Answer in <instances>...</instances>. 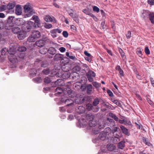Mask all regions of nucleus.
I'll list each match as a JSON object with an SVG mask.
<instances>
[{
    "label": "nucleus",
    "mask_w": 154,
    "mask_h": 154,
    "mask_svg": "<svg viewBox=\"0 0 154 154\" xmlns=\"http://www.w3.org/2000/svg\"><path fill=\"white\" fill-rule=\"evenodd\" d=\"M32 18L34 20V23L31 21H29L27 24L26 28L27 30L26 32H29L30 29L35 27H39L40 25V20L38 16L33 15Z\"/></svg>",
    "instance_id": "obj_1"
},
{
    "label": "nucleus",
    "mask_w": 154,
    "mask_h": 154,
    "mask_svg": "<svg viewBox=\"0 0 154 154\" xmlns=\"http://www.w3.org/2000/svg\"><path fill=\"white\" fill-rule=\"evenodd\" d=\"M96 75L95 72L91 70H89L88 72L86 73V76L88 81L92 82L93 81V77H95Z\"/></svg>",
    "instance_id": "obj_2"
},
{
    "label": "nucleus",
    "mask_w": 154,
    "mask_h": 154,
    "mask_svg": "<svg viewBox=\"0 0 154 154\" xmlns=\"http://www.w3.org/2000/svg\"><path fill=\"white\" fill-rule=\"evenodd\" d=\"M86 109L88 111L92 110L94 112H96L99 111V107H95L91 103H88L86 106Z\"/></svg>",
    "instance_id": "obj_3"
},
{
    "label": "nucleus",
    "mask_w": 154,
    "mask_h": 154,
    "mask_svg": "<svg viewBox=\"0 0 154 154\" xmlns=\"http://www.w3.org/2000/svg\"><path fill=\"white\" fill-rule=\"evenodd\" d=\"M85 88L86 90V92L88 95H91L94 93V88L91 84L87 85Z\"/></svg>",
    "instance_id": "obj_4"
},
{
    "label": "nucleus",
    "mask_w": 154,
    "mask_h": 154,
    "mask_svg": "<svg viewBox=\"0 0 154 154\" xmlns=\"http://www.w3.org/2000/svg\"><path fill=\"white\" fill-rule=\"evenodd\" d=\"M24 10L26 13H32V8L30 3H28L24 7Z\"/></svg>",
    "instance_id": "obj_5"
},
{
    "label": "nucleus",
    "mask_w": 154,
    "mask_h": 154,
    "mask_svg": "<svg viewBox=\"0 0 154 154\" xmlns=\"http://www.w3.org/2000/svg\"><path fill=\"white\" fill-rule=\"evenodd\" d=\"M8 53L10 55H13L15 54L16 47L13 44L10 45L9 50H8Z\"/></svg>",
    "instance_id": "obj_6"
},
{
    "label": "nucleus",
    "mask_w": 154,
    "mask_h": 154,
    "mask_svg": "<svg viewBox=\"0 0 154 154\" xmlns=\"http://www.w3.org/2000/svg\"><path fill=\"white\" fill-rule=\"evenodd\" d=\"M64 56L59 54H56L53 58L54 61L61 60H63Z\"/></svg>",
    "instance_id": "obj_7"
},
{
    "label": "nucleus",
    "mask_w": 154,
    "mask_h": 154,
    "mask_svg": "<svg viewBox=\"0 0 154 154\" xmlns=\"http://www.w3.org/2000/svg\"><path fill=\"white\" fill-rule=\"evenodd\" d=\"M15 24L17 26H22L24 24L25 21L22 18H17L15 21Z\"/></svg>",
    "instance_id": "obj_8"
},
{
    "label": "nucleus",
    "mask_w": 154,
    "mask_h": 154,
    "mask_svg": "<svg viewBox=\"0 0 154 154\" xmlns=\"http://www.w3.org/2000/svg\"><path fill=\"white\" fill-rule=\"evenodd\" d=\"M8 58L9 61L12 63H15L18 62V60L16 55H10Z\"/></svg>",
    "instance_id": "obj_9"
},
{
    "label": "nucleus",
    "mask_w": 154,
    "mask_h": 154,
    "mask_svg": "<svg viewBox=\"0 0 154 154\" xmlns=\"http://www.w3.org/2000/svg\"><path fill=\"white\" fill-rule=\"evenodd\" d=\"M107 125L110 127H113L115 125L114 121L112 119L107 118L106 121Z\"/></svg>",
    "instance_id": "obj_10"
},
{
    "label": "nucleus",
    "mask_w": 154,
    "mask_h": 154,
    "mask_svg": "<svg viewBox=\"0 0 154 154\" xmlns=\"http://www.w3.org/2000/svg\"><path fill=\"white\" fill-rule=\"evenodd\" d=\"M22 8L21 5H17L16 6L15 13L17 15H20L22 13Z\"/></svg>",
    "instance_id": "obj_11"
},
{
    "label": "nucleus",
    "mask_w": 154,
    "mask_h": 154,
    "mask_svg": "<svg viewBox=\"0 0 154 154\" xmlns=\"http://www.w3.org/2000/svg\"><path fill=\"white\" fill-rule=\"evenodd\" d=\"M45 42L43 40H39L36 41L35 43L36 45L38 47H42L45 44Z\"/></svg>",
    "instance_id": "obj_12"
},
{
    "label": "nucleus",
    "mask_w": 154,
    "mask_h": 154,
    "mask_svg": "<svg viewBox=\"0 0 154 154\" xmlns=\"http://www.w3.org/2000/svg\"><path fill=\"white\" fill-rule=\"evenodd\" d=\"M13 26L14 23H13L7 22L5 26V28L6 29L9 30L12 29V27Z\"/></svg>",
    "instance_id": "obj_13"
},
{
    "label": "nucleus",
    "mask_w": 154,
    "mask_h": 154,
    "mask_svg": "<svg viewBox=\"0 0 154 154\" xmlns=\"http://www.w3.org/2000/svg\"><path fill=\"white\" fill-rule=\"evenodd\" d=\"M17 37L19 40H23L26 37L25 32L21 31L18 33Z\"/></svg>",
    "instance_id": "obj_14"
},
{
    "label": "nucleus",
    "mask_w": 154,
    "mask_h": 154,
    "mask_svg": "<svg viewBox=\"0 0 154 154\" xmlns=\"http://www.w3.org/2000/svg\"><path fill=\"white\" fill-rule=\"evenodd\" d=\"M32 35L36 39L39 38L41 36L40 32L38 31H34L33 32Z\"/></svg>",
    "instance_id": "obj_15"
},
{
    "label": "nucleus",
    "mask_w": 154,
    "mask_h": 154,
    "mask_svg": "<svg viewBox=\"0 0 154 154\" xmlns=\"http://www.w3.org/2000/svg\"><path fill=\"white\" fill-rule=\"evenodd\" d=\"M79 122V124L81 127H85L87 124V122L85 119H80Z\"/></svg>",
    "instance_id": "obj_16"
},
{
    "label": "nucleus",
    "mask_w": 154,
    "mask_h": 154,
    "mask_svg": "<svg viewBox=\"0 0 154 154\" xmlns=\"http://www.w3.org/2000/svg\"><path fill=\"white\" fill-rule=\"evenodd\" d=\"M21 31L20 28L18 26L14 27L12 29V32L14 34H18Z\"/></svg>",
    "instance_id": "obj_17"
},
{
    "label": "nucleus",
    "mask_w": 154,
    "mask_h": 154,
    "mask_svg": "<svg viewBox=\"0 0 154 154\" xmlns=\"http://www.w3.org/2000/svg\"><path fill=\"white\" fill-rule=\"evenodd\" d=\"M120 128L123 133L126 135H129V134L128 133V131L127 129L123 125H121L120 126Z\"/></svg>",
    "instance_id": "obj_18"
},
{
    "label": "nucleus",
    "mask_w": 154,
    "mask_h": 154,
    "mask_svg": "<svg viewBox=\"0 0 154 154\" xmlns=\"http://www.w3.org/2000/svg\"><path fill=\"white\" fill-rule=\"evenodd\" d=\"M100 100V98H96L94 99V100L93 102V105L94 107H98L97 105L99 104Z\"/></svg>",
    "instance_id": "obj_19"
},
{
    "label": "nucleus",
    "mask_w": 154,
    "mask_h": 154,
    "mask_svg": "<svg viewBox=\"0 0 154 154\" xmlns=\"http://www.w3.org/2000/svg\"><path fill=\"white\" fill-rule=\"evenodd\" d=\"M85 109L83 106H79L78 107L77 112L79 113H83L85 112Z\"/></svg>",
    "instance_id": "obj_20"
},
{
    "label": "nucleus",
    "mask_w": 154,
    "mask_h": 154,
    "mask_svg": "<svg viewBox=\"0 0 154 154\" xmlns=\"http://www.w3.org/2000/svg\"><path fill=\"white\" fill-rule=\"evenodd\" d=\"M65 103L68 106L73 105V101L70 98L66 99L65 100Z\"/></svg>",
    "instance_id": "obj_21"
},
{
    "label": "nucleus",
    "mask_w": 154,
    "mask_h": 154,
    "mask_svg": "<svg viewBox=\"0 0 154 154\" xmlns=\"http://www.w3.org/2000/svg\"><path fill=\"white\" fill-rule=\"evenodd\" d=\"M82 97L80 96L79 97H77L75 99V102L76 103L80 104L83 103L82 100Z\"/></svg>",
    "instance_id": "obj_22"
},
{
    "label": "nucleus",
    "mask_w": 154,
    "mask_h": 154,
    "mask_svg": "<svg viewBox=\"0 0 154 154\" xmlns=\"http://www.w3.org/2000/svg\"><path fill=\"white\" fill-rule=\"evenodd\" d=\"M91 11L92 10L91 9H89L88 8H87L86 9H83L82 11L86 14L90 16L92 14L91 13Z\"/></svg>",
    "instance_id": "obj_23"
},
{
    "label": "nucleus",
    "mask_w": 154,
    "mask_h": 154,
    "mask_svg": "<svg viewBox=\"0 0 154 154\" xmlns=\"http://www.w3.org/2000/svg\"><path fill=\"white\" fill-rule=\"evenodd\" d=\"M107 148L108 150L111 151H113L115 148L114 145L112 144H108L107 145Z\"/></svg>",
    "instance_id": "obj_24"
},
{
    "label": "nucleus",
    "mask_w": 154,
    "mask_h": 154,
    "mask_svg": "<svg viewBox=\"0 0 154 154\" xmlns=\"http://www.w3.org/2000/svg\"><path fill=\"white\" fill-rule=\"evenodd\" d=\"M49 22H51L52 24H54L57 23V20L54 17L49 16Z\"/></svg>",
    "instance_id": "obj_25"
},
{
    "label": "nucleus",
    "mask_w": 154,
    "mask_h": 154,
    "mask_svg": "<svg viewBox=\"0 0 154 154\" xmlns=\"http://www.w3.org/2000/svg\"><path fill=\"white\" fill-rule=\"evenodd\" d=\"M56 93L55 94L56 96H58V94H62L63 93V91L61 88L58 87L56 89Z\"/></svg>",
    "instance_id": "obj_26"
},
{
    "label": "nucleus",
    "mask_w": 154,
    "mask_h": 154,
    "mask_svg": "<svg viewBox=\"0 0 154 154\" xmlns=\"http://www.w3.org/2000/svg\"><path fill=\"white\" fill-rule=\"evenodd\" d=\"M88 124L89 126L91 127H94L95 126L96 124V122L94 119L89 120Z\"/></svg>",
    "instance_id": "obj_27"
},
{
    "label": "nucleus",
    "mask_w": 154,
    "mask_h": 154,
    "mask_svg": "<svg viewBox=\"0 0 154 154\" xmlns=\"http://www.w3.org/2000/svg\"><path fill=\"white\" fill-rule=\"evenodd\" d=\"M15 4L14 2L9 3L7 5V8L9 10L13 9L15 7Z\"/></svg>",
    "instance_id": "obj_28"
},
{
    "label": "nucleus",
    "mask_w": 154,
    "mask_h": 154,
    "mask_svg": "<svg viewBox=\"0 0 154 154\" xmlns=\"http://www.w3.org/2000/svg\"><path fill=\"white\" fill-rule=\"evenodd\" d=\"M98 137L99 138L100 140H105L106 139V134L105 133H100Z\"/></svg>",
    "instance_id": "obj_29"
},
{
    "label": "nucleus",
    "mask_w": 154,
    "mask_h": 154,
    "mask_svg": "<svg viewBox=\"0 0 154 154\" xmlns=\"http://www.w3.org/2000/svg\"><path fill=\"white\" fill-rule=\"evenodd\" d=\"M1 54L2 55H5L7 54L8 53V50L6 48H4L1 51Z\"/></svg>",
    "instance_id": "obj_30"
},
{
    "label": "nucleus",
    "mask_w": 154,
    "mask_h": 154,
    "mask_svg": "<svg viewBox=\"0 0 154 154\" xmlns=\"http://www.w3.org/2000/svg\"><path fill=\"white\" fill-rule=\"evenodd\" d=\"M56 53V49L53 47H50L49 48V53L51 54L54 55Z\"/></svg>",
    "instance_id": "obj_31"
},
{
    "label": "nucleus",
    "mask_w": 154,
    "mask_h": 154,
    "mask_svg": "<svg viewBox=\"0 0 154 154\" xmlns=\"http://www.w3.org/2000/svg\"><path fill=\"white\" fill-rule=\"evenodd\" d=\"M149 16L151 23L154 24V13L149 14Z\"/></svg>",
    "instance_id": "obj_32"
},
{
    "label": "nucleus",
    "mask_w": 154,
    "mask_h": 154,
    "mask_svg": "<svg viewBox=\"0 0 154 154\" xmlns=\"http://www.w3.org/2000/svg\"><path fill=\"white\" fill-rule=\"evenodd\" d=\"M112 131L109 127L106 128L104 130V132L106 135H109L111 134Z\"/></svg>",
    "instance_id": "obj_33"
},
{
    "label": "nucleus",
    "mask_w": 154,
    "mask_h": 154,
    "mask_svg": "<svg viewBox=\"0 0 154 154\" xmlns=\"http://www.w3.org/2000/svg\"><path fill=\"white\" fill-rule=\"evenodd\" d=\"M36 38L34 36H32V34L31 36H29L27 40L29 42H34L36 40Z\"/></svg>",
    "instance_id": "obj_34"
},
{
    "label": "nucleus",
    "mask_w": 154,
    "mask_h": 154,
    "mask_svg": "<svg viewBox=\"0 0 154 154\" xmlns=\"http://www.w3.org/2000/svg\"><path fill=\"white\" fill-rule=\"evenodd\" d=\"M118 146L119 148L122 149L125 147V143L123 141H122L118 143Z\"/></svg>",
    "instance_id": "obj_35"
},
{
    "label": "nucleus",
    "mask_w": 154,
    "mask_h": 154,
    "mask_svg": "<svg viewBox=\"0 0 154 154\" xmlns=\"http://www.w3.org/2000/svg\"><path fill=\"white\" fill-rule=\"evenodd\" d=\"M50 33L52 37L54 38L57 37V32L55 29H53L50 31Z\"/></svg>",
    "instance_id": "obj_36"
},
{
    "label": "nucleus",
    "mask_w": 154,
    "mask_h": 154,
    "mask_svg": "<svg viewBox=\"0 0 154 154\" xmlns=\"http://www.w3.org/2000/svg\"><path fill=\"white\" fill-rule=\"evenodd\" d=\"M26 50V48L23 46L19 47L17 49V50L20 52H22L25 51Z\"/></svg>",
    "instance_id": "obj_37"
},
{
    "label": "nucleus",
    "mask_w": 154,
    "mask_h": 154,
    "mask_svg": "<svg viewBox=\"0 0 154 154\" xmlns=\"http://www.w3.org/2000/svg\"><path fill=\"white\" fill-rule=\"evenodd\" d=\"M90 99V97L88 96H85L84 97H82V100L83 101V103L88 102L89 101Z\"/></svg>",
    "instance_id": "obj_38"
},
{
    "label": "nucleus",
    "mask_w": 154,
    "mask_h": 154,
    "mask_svg": "<svg viewBox=\"0 0 154 154\" xmlns=\"http://www.w3.org/2000/svg\"><path fill=\"white\" fill-rule=\"evenodd\" d=\"M143 142L146 144V145L148 146H150L151 144L148 141V139L146 138L145 137H143Z\"/></svg>",
    "instance_id": "obj_39"
},
{
    "label": "nucleus",
    "mask_w": 154,
    "mask_h": 154,
    "mask_svg": "<svg viewBox=\"0 0 154 154\" xmlns=\"http://www.w3.org/2000/svg\"><path fill=\"white\" fill-rule=\"evenodd\" d=\"M109 116L112 118L116 121H118V118L115 115L112 113H111L109 114Z\"/></svg>",
    "instance_id": "obj_40"
},
{
    "label": "nucleus",
    "mask_w": 154,
    "mask_h": 154,
    "mask_svg": "<svg viewBox=\"0 0 154 154\" xmlns=\"http://www.w3.org/2000/svg\"><path fill=\"white\" fill-rule=\"evenodd\" d=\"M48 51L47 49H42L40 50V53L42 54H45Z\"/></svg>",
    "instance_id": "obj_41"
},
{
    "label": "nucleus",
    "mask_w": 154,
    "mask_h": 154,
    "mask_svg": "<svg viewBox=\"0 0 154 154\" xmlns=\"http://www.w3.org/2000/svg\"><path fill=\"white\" fill-rule=\"evenodd\" d=\"M35 82L36 83H40L42 81V79L41 77L36 78L33 79Z\"/></svg>",
    "instance_id": "obj_42"
},
{
    "label": "nucleus",
    "mask_w": 154,
    "mask_h": 154,
    "mask_svg": "<svg viewBox=\"0 0 154 154\" xmlns=\"http://www.w3.org/2000/svg\"><path fill=\"white\" fill-rule=\"evenodd\" d=\"M86 118L87 120H93V116L91 114H88L86 116Z\"/></svg>",
    "instance_id": "obj_43"
},
{
    "label": "nucleus",
    "mask_w": 154,
    "mask_h": 154,
    "mask_svg": "<svg viewBox=\"0 0 154 154\" xmlns=\"http://www.w3.org/2000/svg\"><path fill=\"white\" fill-rule=\"evenodd\" d=\"M100 130L97 128L96 129L95 128H93L92 130V132L95 134H98L100 132Z\"/></svg>",
    "instance_id": "obj_44"
},
{
    "label": "nucleus",
    "mask_w": 154,
    "mask_h": 154,
    "mask_svg": "<svg viewBox=\"0 0 154 154\" xmlns=\"http://www.w3.org/2000/svg\"><path fill=\"white\" fill-rule=\"evenodd\" d=\"M119 131H120V129L118 127H114L112 130V133L114 134L116 132H118Z\"/></svg>",
    "instance_id": "obj_45"
},
{
    "label": "nucleus",
    "mask_w": 154,
    "mask_h": 154,
    "mask_svg": "<svg viewBox=\"0 0 154 154\" xmlns=\"http://www.w3.org/2000/svg\"><path fill=\"white\" fill-rule=\"evenodd\" d=\"M93 11L98 13L100 11L99 8L96 6H94L93 7Z\"/></svg>",
    "instance_id": "obj_46"
},
{
    "label": "nucleus",
    "mask_w": 154,
    "mask_h": 154,
    "mask_svg": "<svg viewBox=\"0 0 154 154\" xmlns=\"http://www.w3.org/2000/svg\"><path fill=\"white\" fill-rule=\"evenodd\" d=\"M145 52L146 54L149 55L150 54V51L148 47H146L144 49Z\"/></svg>",
    "instance_id": "obj_47"
},
{
    "label": "nucleus",
    "mask_w": 154,
    "mask_h": 154,
    "mask_svg": "<svg viewBox=\"0 0 154 154\" xmlns=\"http://www.w3.org/2000/svg\"><path fill=\"white\" fill-rule=\"evenodd\" d=\"M135 74L137 79L139 80L142 79V77L139 74L137 71L136 72Z\"/></svg>",
    "instance_id": "obj_48"
},
{
    "label": "nucleus",
    "mask_w": 154,
    "mask_h": 154,
    "mask_svg": "<svg viewBox=\"0 0 154 154\" xmlns=\"http://www.w3.org/2000/svg\"><path fill=\"white\" fill-rule=\"evenodd\" d=\"M14 18V16L9 17L8 18L7 22L10 23H13L12 21Z\"/></svg>",
    "instance_id": "obj_49"
},
{
    "label": "nucleus",
    "mask_w": 154,
    "mask_h": 154,
    "mask_svg": "<svg viewBox=\"0 0 154 154\" xmlns=\"http://www.w3.org/2000/svg\"><path fill=\"white\" fill-rule=\"evenodd\" d=\"M131 32L130 31H128L126 34V38L127 39H129L131 37Z\"/></svg>",
    "instance_id": "obj_50"
},
{
    "label": "nucleus",
    "mask_w": 154,
    "mask_h": 154,
    "mask_svg": "<svg viewBox=\"0 0 154 154\" xmlns=\"http://www.w3.org/2000/svg\"><path fill=\"white\" fill-rule=\"evenodd\" d=\"M93 86L95 87L96 88H98L100 86L99 84L97 82H94L93 83Z\"/></svg>",
    "instance_id": "obj_51"
},
{
    "label": "nucleus",
    "mask_w": 154,
    "mask_h": 154,
    "mask_svg": "<svg viewBox=\"0 0 154 154\" xmlns=\"http://www.w3.org/2000/svg\"><path fill=\"white\" fill-rule=\"evenodd\" d=\"M63 36L65 38H67L68 36V34L66 31H63Z\"/></svg>",
    "instance_id": "obj_52"
},
{
    "label": "nucleus",
    "mask_w": 154,
    "mask_h": 154,
    "mask_svg": "<svg viewBox=\"0 0 154 154\" xmlns=\"http://www.w3.org/2000/svg\"><path fill=\"white\" fill-rule=\"evenodd\" d=\"M92 56L86 57H85V59L88 61L89 62H90L92 60Z\"/></svg>",
    "instance_id": "obj_53"
},
{
    "label": "nucleus",
    "mask_w": 154,
    "mask_h": 154,
    "mask_svg": "<svg viewBox=\"0 0 154 154\" xmlns=\"http://www.w3.org/2000/svg\"><path fill=\"white\" fill-rule=\"evenodd\" d=\"M119 75H120V76L121 77H123L124 76V72L123 70L121 69L119 71Z\"/></svg>",
    "instance_id": "obj_54"
},
{
    "label": "nucleus",
    "mask_w": 154,
    "mask_h": 154,
    "mask_svg": "<svg viewBox=\"0 0 154 154\" xmlns=\"http://www.w3.org/2000/svg\"><path fill=\"white\" fill-rule=\"evenodd\" d=\"M44 85H46L48 84V78L47 77L44 79Z\"/></svg>",
    "instance_id": "obj_55"
},
{
    "label": "nucleus",
    "mask_w": 154,
    "mask_h": 154,
    "mask_svg": "<svg viewBox=\"0 0 154 154\" xmlns=\"http://www.w3.org/2000/svg\"><path fill=\"white\" fill-rule=\"evenodd\" d=\"M148 3L151 5H154V0H148Z\"/></svg>",
    "instance_id": "obj_56"
},
{
    "label": "nucleus",
    "mask_w": 154,
    "mask_h": 154,
    "mask_svg": "<svg viewBox=\"0 0 154 154\" xmlns=\"http://www.w3.org/2000/svg\"><path fill=\"white\" fill-rule=\"evenodd\" d=\"M105 22L104 21H103L101 24V26L102 29H104L106 28V25H105Z\"/></svg>",
    "instance_id": "obj_57"
},
{
    "label": "nucleus",
    "mask_w": 154,
    "mask_h": 154,
    "mask_svg": "<svg viewBox=\"0 0 154 154\" xmlns=\"http://www.w3.org/2000/svg\"><path fill=\"white\" fill-rule=\"evenodd\" d=\"M43 73L46 75H47L48 74V69L47 68L46 69H44L42 71Z\"/></svg>",
    "instance_id": "obj_58"
},
{
    "label": "nucleus",
    "mask_w": 154,
    "mask_h": 154,
    "mask_svg": "<svg viewBox=\"0 0 154 154\" xmlns=\"http://www.w3.org/2000/svg\"><path fill=\"white\" fill-rule=\"evenodd\" d=\"M107 93L109 95L110 97H112L113 95V94L112 92L109 90L107 91Z\"/></svg>",
    "instance_id": "obj_59"
},
{
    "label": "nucleus",
    "mask_w": 154,
    "mask_h": 154,
    "mask_svg": "<svg viewBox=\"0 0 154 154\" xmlns=\"http://www.w3.org/2000/svg\"><path fill=\"white\" fill-rule=\"evenodd\" d=\"M90 17H92L93 19L96 21H97L98 19L97 17L94 15L93 14H92L90 16Z\"/></svg>",
    "instance_id": "obj_60"
},
{
    "label": "nucleus",
    "mask_w": 154,
    "mask_h": 154,
    "mask_svg": "<svg viewBox=\"0 0 154 154\" xmlns=\"http://www.w3.org/2000/svg\"><path fill=\"white\" fill-rule=\"evenodd\" d=\"M18 56L19 57H20V58L23 59L24 58L25 56V54L24 53H20L18 55Z\"/></svg>",
    "instance_id": "obj_61"
},
{
    "label": "nucleus",
    "mask_w": 154,
    "mask_h": 154,
    "mask_svg": "<svg viewBox=\"0 0 154 154\" xmlns=\"http://www.w3.org/2000/svg\"><path fill=\"white\" fill-rule=\"evenodd\" d=\"M137 54L140 57H141L142 55V51H137Z\"/></svg>",
    "instance_id": "obj_62"
},
{
    "label": "nucleus",
    "mask_w": 154,
    "mask_h": 154,
    "mask_svg": "<svg viewBox=\"0 0 154 154\" xmlns=\"http://www.w3.org/2000/svg\"><path fill=\"white\" fill-rule=\"evenodd\" d=\"M84 53L85 55L87 56V57L92 56L91 54L90 53H88L87 51H85Z\"/></svg>",
    "instance_id": "obj_63"
},
{
    "label": "nucleus",
    "mask_w": 154,
    "mask_h": 154,
    "mask_svg": "<svg viewBox=\"0 0 154 154\" xmlns=\"http://www.w3.org/2000/svg\"><path fill=\"white\" fill-rule=\"evenodd\" d=\"M65 50L66 49L64 47H61L59 48V50L61 52H64L65 51Z\"/></svg>",
    "instance_id": "obj_64"
}]
</instances>
